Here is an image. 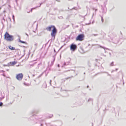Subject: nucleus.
<instances>
[{"instance_id":"1a4fd4ad","label":"nucleus","mask_w":126,"mask_h":126,"mask_svg":"<svg viewBox=\"0 0 126 126\" xmlns=\"http://www.w3.org/2000/svg\"><path fill=\"white\" fill-rule=\"evenodd\" d=\"M3 105V103L1 102H0V106H1Z\"/></svg>"},{"instance_id":"423d86ee","label":"nucleus","mask_w":126,"mask_h":126,"mask_svg":"<svg viewBox=\"0 0 126 126\" xmlns=\"http://www.w3.org/2000/svg\"><path fill=\"white\" fill-rule=\"evenodd\" d=\"M17 63L16 61H14L12 62H10L8 63V64L10 66H13L16 64Z\"/></svg>"},{"instance_id":"39448f33","label":"nucleus","mask_w":126,"mask_h":126,"mask_svg":"<svg viewBox=\"0 0 126 126\" xmlns=\"http://www.w3.org/2000/svg\"><path fill=\"white\" fill-rule=\"evenodd\" d=\"M77 48V46L75 45L72 44L70 46V49L73 51H75V50Z\"/></svg>"},{"instance_id":"9d476101","label":"nucleus","mask_w":126,"mask_h":126,"mask_svg":"<svg viewBox=\"0 0 126 126\" xmlns=\"http://www.w3.org/2000/svg\"><path fill=\"white\" fill-rule=\"evenodd\" d=\"M101 20H102V22H103L104 19H103V18L102 17H101Z\"/></svg>"},{"instance_id":"7ed1b4c3","label":"nucleus","mask_w":126,"mask_h":126,"mask_svg":"<svg viewBox=\"0 0 126 126\" xmlns=\"http://www.w3.org/2000/svg\"><path fill=\"white\" fill-rule=\"evenodd\" d=\"M84 35L83 34H79L76 37V41H82L84 39Z\"/></svg>"},{"instance_id":"f257e3e1","label":"nucleus","mask_w":126,"mask_h":126,"mask_svg":"<svg viewBox=\"0 0 126 126\" xmlns=\"http://www.w3.org/2000/svg\"><path fill=\"white\" fill-rule=\"evenodd\" d=\"M53 29L52 32L51 33V35L52 37L54 39L56 34L57 32V30L55 27L53 25H51L46 28V29L48 31H50L51 29Z\"/></svg>"},{"instance_id":"6e6552de","label":"nucleus","mask_w":126,"mask_h":126,"mask_svg":"<svg viewBox=\"0 0 126 126\" xmlns=\"http://www.w3.org/2000/svg\"><path fill=\"white\" fill-rule=\"evenodd\" d=\"M19 42L22 43H24L25 44H27V43L25 42L22 41L20 40L19 39Z\"/></svg>"},{"instance_id":"20e7f679","label":"nucleus","mask_w":126,"mask_h":126,"mask_svg":"<svg viewBox=\"0 0 126 126\" xmlns=\"http://www.w3.org/2000/svg\"><path fill=\"white\" fill-rule=\"evenodd\" d=\"M23 77V75L22 73L19 74H17L16 76V78L19 80H21Z\"/></svg>"},{"instance_id":"0eeeda50","label":"nucleus","mask_w":126,"mask_h":126,"mask_svg":"<svg viewBox=\"0 0 126 126\" xmlns=\"http://www.w3.org/2000/svg\"><path fill=\"white\" fill-rule=\"evenodd\" d=\"M9 48L11 50H14L15 49V48L11 46H8Z\"/></svg>"},{"instance_id":"f03ea898","label":"nucleus","mask_w":126,"mask_h":126,"mask_svg":"<svg viewBox=\"0 0 126 126\" xmlns=\"http://www.w3.org/2000/svg\"><path fill=\"white\" fill-rule=\"evenodd\" d=\"M4 36V39L7 41L11 42L14 40L13 36L9 35L7 32L5 33Z\"/></svg>"},{"instance_id":"f8f14e48","label":"nucleus","mask_w":126,"mask_h":126,"mask_svg":"<svg viewBox=\"0 0 126 126\" xmlns=\"http://www.w3.org/2000/svg\"><path fill=\"white\" fill-rule=\"evenodd\" d=\"M58 67H59V64L58 65Z\"/></svg>"},{"instance_id":"9b49d317","label":"nucleus","mask_w":126,"mask_h":126,"mask_svg":"<svg viewBox=\"0 0 126 126\" xmlns=\"http://www.w3.org/2000/svg\"><path fill=\"white\" fill-rule=\"evenodd\" d=\"M14 15H13V19L14 20Z\"/></svg>"}]
</instances>
